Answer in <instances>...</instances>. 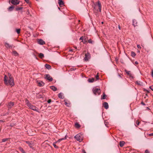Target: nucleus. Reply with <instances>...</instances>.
Returning <instances> with one entry per match:
<instances>
[{"mask_svg":"<svg viewBox=\"0 0 153 153\" xmlns=\"http://www.w3.org/2000/svg\"><path fill=\"white\" fill-rule=\"evenodd\" d=\"M25 103L27 106L30 109L37 112H39V109L37 107H36L35 106L32 105L27 100H25Z\"/></svg>","mask_w":153,"mask_h":153,"instance_id":"f257e3e1","label":"nucleus"},{"mask_svg":"<svg viewBox=\"0 0 153 153\" xmlns=\"http://www.w3.org/2000/svg\"><path fill=\"white\" fill-rule=\"evenodd\" d=\"M7 77L6 75H5L4 80L5 84L6 85H8V84H9L12 86H13L14 85V83L13 80L12 78H9L8 81L7 80Z\"/></svg>","mask_w":153,"mask_h":153,"instance_id":"f03ea898","label":"nucleus"},{"mask_svg":"<svg viewBox=\"0 0 153 153\" xmlns=\"http://www.w3.org/2000/svg\"><path fill=\"white\" fill-rule=\"evenodd\" d=\"M98 6V9L100 12H101V5L100 2L98 1L97 3H96L95 4V6L94 7V9L95 10H96V7Z\"/></svg>","mask_w":153,"mask_h":153,"instance_id":"7ed1b4c3","label":"nucleus"},{"mask_svg":"<svg viewBox=\"0 0 153 153\" xmlns=\"http://www.w3.org/2000/svg\"><path fill=\"white\" fill-rule=\"evenodd\" d=\"M74 137L77 141L80 142H81L82 140V137L80 134H77Z\"/></svg>","mask_w":153,"mask_h":153,"instance_id":"20e7f679","label":"nucleus"},{"mask_svg":"<svg viewBox=\"0 0 153 153\" xmlns=\"http://www.w3.org/2000/svg\"><path fill=\"white\" fill-rule=\"evenodd\" d=\"M93 92L94 94L95 95H99L100 92V89L98 88H96L93 90Z\"/></svg>","mask_w":153,"mask_h":153,"instance_id":"39448f33","label":"nucleus"},{"mask_svg":"<svg viewBox=\"0 0 153 153\" xmlns=\"http://www.w3.org/2000/svg\"><path fill=\"white\" fill-rule=\"evenodd\" d=\"M90 54L89 53H86L85 55V57L84 59L85 61H88L90 59L91 56Z\"/></svg>","mask_w":153,"mask_h":153,"instance_id":"423d86ee","label":"nucleus"},{"mask_svg":"<svg viewBox=\"0 0 153 153\" xmlns=\"http://www.w3.org/2000/svg\"><path fill=\"white\" fill-rule=\"evenodd\" d=\"M45 78L48 80H49L50 81H51L53 80V78L48 74H46L45 75Z\"/></svg>","mask_w":153,"mask_h":153,"instance_id":"0eeeda50","label":"nucleus"},{"mask_svg":"<svg viewBox=\"0 0 153 153\" xmlns=\"http://www.w3.org/2000/svg\"><path fill=\"white\" fill-rule=\"evenodd\" d=\"M11 2L12 4L16 5L19 4V0H12Z\"/></svg>","mask_w":153,"mask_h":153,"instance_id":"6e6552de","label":"nucleus"},{"mask_svg":"<svg viewBox=\"0 0 153 153\" xmlns=\"http://www.w3.org/2000/svg\"><path fill=\"white\" fill-rule=\"evenodd\" d=\"M26 142L31 148L34 146V143L32 141H26Z\"/></svg>","mask_w":153,"mask_h":153,"instance_id":"1a4fd4ad","label":"nucleus"},{"mask_svg":"<svg viewBox=\"0 0 153 153\" xmlns=\"http://www.w3.org/2000/svg\"><path fill=\"white\" fill-rule=\"evenodd\" d=\"M37 83L38 85L39 86H42L44 85V83L42 81H37Z\"/></svg>","mask_w":153,"mask_h":153,"instance_id":"9d476101","label":"nucleus"},{"mask_svg":"<svg viewBox=\"0 0 153 153\" xmlns=\"http://www.w3.org/2000/svg\"><path fill=\"white\" fill-rule=\"evenodd\" d=\"M38 43L41 45H43L45 44V42L42 39H40L38 41Z\"/></svg>","mask_w":153,"mask_h":153,"instance_id":"9b49d317","label":"nucleus"},{"mask_svg":"<svg viewBox=\"0 0 153 153\" xmlns=\"http://www.w3.org/2000/svg\"><path fill=\"white\" fill-rule=\"evenodd\" d=\"M125 71L126 74L128 75L130 77H131L132 78H133V75L131 73L130 71H128L126 70H125Z\"/></svg>","mask_w":153,"mask_h":153,"instance_id":"f8f14e48","label":"nucleus"},{"mask_svg":"<svg viewBox=\"0 0 153 153\" xmlns=\"http://www.w3.org/2000/svg\"><path fill=\"white\" fill-rule=\"evenodd\" d=\"M5 47L7 48H12V46L10 45L8 43L6 42L5 43Z\"/></svg>","mask_w":153,"mask_h":153,"instance_id":"ddd939ff","label":"nucleus"},{"mask_svg":"<svg viewBox=\"0 0 153 153\" xmlns=\"http://www.w3.org/2000/svg\"><path fill=\"white\" fill-rule=\"evenodd\" d=\"M104 107L106 109H107L108 108V103L106 102H104L103 103Z\"/></svg>","mask_w":153,"mask_h":153,"instance_id":"4468645a","label":"nucleus"},{"mask_svg":"<svg viewBox=\"0 0 153 153\" xmlns=\"http://www.w3.org/2000/svg\"><path fill=\"white\" fill-rule=\"evenodd\" d=\"M132 23H133V25L134 26H137V22L136 20L135 19H133L132 20Z\"/></svg>","mask_w":153,"mask_h":153,"instance_id":"2eb2a0df","label":"nucleus"},{"mask_svg":"<svg viewBox=\"0 0 153 153\" xmlns=\"http://www.w3.org/2000/svg\"><path fill=\"white\" fill-rule=\"evenodd\" d=\"M14 104L13 102H10L8 105V108H11L12 106H13Z\"/></svg>","mask_w":153,"mask_h":153,"instance_id":"dca6fc26","label":"nucleus"},{"mask_svg":"<svg viewBox=\"0 0 153 153\" xmlns=\"http://www.w3.org/2000/svg\"><path fill=\"white\" fill-rule=\"evenodd\" d=\"M58 3L60 6L63 5L64 2L62 0H58Z\"/></svg>","mask_w":153,"mask_h":153,"instance_id":"f3484780","label":"nucleus"},{"mask_svg":"<svg viewBox=\"0 0 153 153\" xmlns=\"http://www.w3.org/2000/svg\"><path fill=\"white\" fill-rule=\"evenodd\" d=\"M58 97L59 98L63 99L64 98V97L63 96V94L61 93L59 94H58Z\"/></svg>","mask_w":153,"mask_h":153,"instance_id":"a211bd4d","label":"nucleus"},{"mask_svg":"<svg viewBox=\"0 0 153 153\" xmlns=\"http://www.w3.org/2000/svg\"><path fill=\"white\" fill-rule=\"evenodd\" d=\"M45 66L46 68L48 69H51V66L48 64H46L45 65Z\"/></svg>","mask_w":153,"mask_h":153,"instance_id":"6ab92c4d","label":"nucleus"},{"mask_svg":"<svg viewBox=\"0 0 153 153\" xmlns=\"http://www.w3.org/2000/svg\"><path fill=\"white\" fill-rule=\"evenodd\" d=\"M54 91H55L57 90L56 88L53 86H52L50 87Z\"/></svg>","mask_w":153,"mask_h":153,"instance_id":"aec40b11","label":"nucleus"},{"mask_svg":"<svg viewBox=\"0 0 153 153\" xmlns=\"http://www.w3.org/2000/svg\"><path fill=\"white\" fill-rule=\"evenodd\" d=\"M94 78H92L91 79H88V81L89 82H94Z\"/></svg>","mask_w":153,"mask_h":153,"instance_id":"412c9836","label":"nucleus"},{"mask_svg":"<svg viewBox=\"0 0 153 153\" xmlns=\"http://www.w3.org/2000/svg\"><path fill=\"white\" fill-rule=\"evenodd\" d=\"M125 144V142L123 141H121L120 143V146L121 147H123Z\"/></svg>","mask_w":153,"mask_h":153,"instance_id":"4be33fe9","label":"nucleus"},{"mask_svg":"<svg viewBox=\"0 0 153 153\" xmlns=\"http://www.w3.org/2000/svg\"><path fill=\"white\" fill-rule=\"evenodd\" d=\"M13 54L15 56H18L19 54L16 51H13L12 52Z\"/></svg>","mask_w":153,"mask_h":153,"instance_id":"5701e85b","label":"nucleus"},{"mask_svg":"<svg viewBox=\"0 0 153 153\" xmlns=\"http://www.w3.org/2000/svg\"><path fill=\"white\" fill-rule=\"evenodd\" d=\"M66 136L65 137L62 138L60 139H59L57 141V142H60L61 141L63 140H65L66 139Z\"/></svg>","mask_w":153,"mask_h":153,"instance_id":"b1692460","label":"nucleus"},{"mask_svg":"<svg viewBox=\"0 0 153 153\" xmlns=\"http://www.w3.org/2000/svg\"><path fill=\"white\" fill-rule=\"evenodd\" d=\"M136 83L140 86L142 85V82H141L140 81H136Z\"/></svg>","mask_w":153,"mask_h":153,"instance_id":"393cba45","label":"nucleus"},{"mask_svg":"<svg viewBox=\"0 0 153 153\" xmlns=\"http://www.w3.org/2000/svg\"><path fill=\"white\" fill-rule=\"evenodd\" d=\"M14 7L13 6H10L8 8V10L10 11H12L13 9H14Z\"/></svg>","mask_w":153,"mask_h":153,"instance_id":"a878e982","label":"nucleus"},{"mask_svg":"<svg viewBox=\"0 0 153 153\" xmlns=\"http://www.w3.org/2000/svg\"><path fill=\"white\" fill-rule=\"evenodd\" d=\"M65 105L68 106V107H69L70 105V103H68L67 101L66 100H65Z\"/></svg>","mask_w":153,"mask_h":153,"instance_id":"bb28decb","label":"nucleus"},{"mask_svg":"<svg viewBox=\"0 0 153 153\" xmlns=\"http://www.w3.org/2000/svg\"><path fill=\"white\" fill-rule=\"evenodd\" d=\"M57 141L56 142L54 143H53V145L54 146V147L56 149H57L58 148V147L56 146V145L55 144L56 143H57Z\"/></svg>","mask_w":153,"mask_h":153,"instance_id":"cd10ccee","label":"nucleus"},{"mask_svg":"<svg viewBox=\"0 0 153 153\" xmlns=\"http://www.w3.org/2000/svg\"><path fill=\"white\" fill-rule=\"evenodd\" d=\"M39 57L41 58H42L44 57V54L41 53H39Z\"/></svg>","mask_w":153,"mask_h":153,"instance_id":"c85d7f7f","label":"nucleus"},{"mask_svg":"<svg viewBox=\"0 0 153 153\" xmlns=\"http://www.w3.org/2000/svg\"><path fill=\"white\" fill-rule=\"evenodd\" d=\"M136 54L133 51H132L131 52V55L132 57H134L136 56Z\"/></svg>","mask_w":153,"mask_h":153,"instance_id":"c756f323","label":"nucleus"},{"mask_svg":"<svg viewBox=\"0 0 153 153\" xmlns=\"http://www.w3.org/2000/svg\"><path fill=\"white\" fill-rule=\"evenodd\" d=\"M106 96L105 94L104 93L103 95L102 96V97L101 99H105Z\"/></svg>","mask_w":153,"mask_h":153,"instance_id":"7c9ffc66","label":"nucleus"},{"mask_svg":"<svg viewBox=\"0 0 153 153\" xmlns=\"http://www.w3.org/2000/svg\"><path fill=\"white\" fill-rule=\"evenodd\" d=\"M22 7H17L16 8V10H20L22 9Z\"/></svg>","mask_w":153,"mask_h":153,"instance_id":"2f4dec72","label":"nucleus"},{"mask_svg":"<svg viewBox=\"0 0 153 153\" xmlns=\"http://www.w3.org/2000/svg\"><path fill=\"white\" fill-rule=\"evenodd\" d=\"M16 32L17 33L19 34L20 33V29H16Z\"/></svg>","mask_w":153,"mask_h":153,"instance_id":"473e14b6","label":"nucleus"},{"mask_svg":"<svg viewBox=\"0 0 153 153\" xmlns=\"http://www.w3.org/2000/svg\"><path fill=\"white\" fill-rule=\"evenodd\" d=\"M8 140V138H4L2 140V142H5L7 141Z\"/></svg>","mask_w":153,"mask_h":153,"instance_id":"72a5a7b5","label":"nucleus"},{"mask_svg":"<svg viewBox=\"0 0 153 153\" xmlns=\"http://www.w3.org/2000/svg\"><path fill=\"white\" fill-rule=\"evenodd\" d=\"M20 151L22 152V153H25L23 149L22 148H19Z\"/></svg>","mask_w":153,"mask_h":153,"instance_id":"f704fd0d","label":"nucleus"},{"mask_svg":"<svg viewBox=\"0 0 153 153\" xmlns=\"http://www.w3.org/2000/svg\"><path fill=\"white\" fill-rule=\"evenodd\" d=\"M75 125L77 128H79L80 127V125L78 123H76Z\"/></svg>","mask_w":153,"mask_h":153,"instance_id":"c9c22d12","label":"nucleus"},{"mask_svg":"<svg viewBox=\"0 0 153 153\" xmlns=\"http://www.w3.org/2000/svg\"><path fill=\"white\" fill-rule=\"evenodd\" d=\"M88 42L89 43H90L92 44L93 43V41L91 39H89L88 40Z\"/></svg>","mask_w":153,"mask_h":153,"instance_id":"e433bc0d","label":"nucleus"},{"mask_svg":"<svg viewBox=\"0 0 153 153\" xmlns=\"http://www.w3.org/2000/svg\"><path fill=\"white\" fill-rule=\"evenodd\" d=\"M8 75L9 78H12V77L11 76V75L10 74L8 73Z\"/></svg>","mask_w":153,"mask_h":153,"instance_id":"4c0bfd02","label":"nucleus"},{"mask_svg":"<svg viewBox=\"0 0 153 153\" xmlns=\"http://www.w3.org/2000/svg\"><path fill=\"white\" fill-rule=\"evenodd\" d=\"M145 153H149V152L148 150H146L145 151Z\"/></svg>","mask_w":153,"mask_h":153,"instance_id":"58836bf2","label":"nucleus"},{"mask_svg":"<svg viewBox=\"0 0 153 153\" xmlns=\"http://www.w3.org/2000/svg\"><path fill=\"white\" fill-rule=\"evenodd\" d=\"M149 88L151 89L152 91H153V86H150L149 87Z\"/></svg>","mask_w":153,"mask_h":153,"instance_id":"ea45409f","label":"nucleus"},{"mask_svg":"<svg viewBox=\"0 0 153 153\" xmlns=\"http://www.w3.org/2000/svg\"><path fill=\"white\" fill-rule=\"evenodd\" d=\"M51 99H49V100L48 101V103H50L51 102Z\"/></svg>","mask_w":153,"mask_h":153,"instance_id":"a19ab883","label":"nucleus"},{"mask_svg":"<svg viewBox=\"0 0 153 153\" xmlns=\"http://www.w3.org/2000/svg\"><path fill=\"white\" fill-rule=\"evenodd\" d=\"M137 48H141V47L139 45H137Z\"/></svg>","mask_w":153,"mask_h":153,"instance_id":"79ce46f5","label":"nucleus"},{"mask_svg":"<svg viewBox=\"0 0 153 153\" xmlns=\"http://www.w3.org/2000/svg\"><path fill=\"white\" fill-rule=\"evenodd\" d=\"M150 136H153V133L149 134V135Z\"/></svg>","mask_w":153,"mask_h":153,"instance_id":"37998d69","label":"nucleus"},{"mask_svg":"<svg viewBox=\"0 0 153 153\" xmlns=\"http://www.w3.org/2000/svg\"><path fill=\"white\" fill-rule=\"evenodd\" d=\"M139 123H140L139 122H138V121H137L136 123L137 125H139Z\"/></svg>","mask_w":153,"mask_h":153,"instance_id":"c03bdc74","label":"nucleus"},{"mask_svg":"<svg viewBox=\"0 0 153 153\" xmlns=\"http://www.w3.org/2000/svg\"><path fill=\"white\" fill-rule=\"evenodd\" d=\"M14 124L12 123V124H10V126H14Z\"/></svg>","mask_w":153,"mask_h":153,"instance_id":"a18cd8bd","label":"nucleus"},{"mask_svg":"<svg viewBox=\"0 0 153 153\" xmlns=\"http://www.w3.org/2000/svg\"><path fill=\"white\" fill-rule=\"evenodd\" d=\"M96 78L97 79H99V76L98 75H97L96 76Z\"/></svg>","mask_w":153,"mask_h":153,"instance_id":"49530a36","label":"nucleus"},{"mask_svg":"<svg viewBox=\"0 0 153 153\" xmlns=\"http://www.w3.org/2000/svg\"><path fill=\"white\" fill-rule=\"evenodd\" d=\"M79 39L80 40H82H82H83V37L82 36L81 37H80V38Z\"/></svg>","mask_w":153,"mask_h":153,"instance_id":"de8ad7c7","label":"nucleus"},{"mask_svg":"<svg viewBox=\"0 0 153 153\" xmlns=\"http://www.w3.org/2000/svg\"><path fill=\"white\" fill-rule=\"evenodd\" d=\"M152 77H153V70H152Z\"/></svg>","mask_w":153,"mask_h":153,"instance_id":"09e8293b","label":"nucleus"},{"mask_svg":"<svg viewBox=\"0 0 153 153\" xmlns=\"http://www.w3.org/2000/svg\"><path fill=\"white\" fill-rule=\"evenodd\" d=\"M135 63L136 64H138V62L137 61H136V62H135Z\"/></svg>","mask_w":153,"mask_h":153,"instance_id":"8fccbe9b","label":"nucleus"},{"mask_svg":"<svg viewBox=\"0 0 153 153\" xmlns=\"http://www.w3.org/2000/svg\"><path fill=\"white\" fill-rule=\"evenodd\" d=\"M27 3L28 2L29 0H25Z\"/></svg>","mask_w":153,"mask_h":153,"instance_id":"3c124183","label":"nucleus"},{"mask_svg":"<svg viewBox=\"0 0 153 153\" xmlns=\"http://www.w3.org/2000/svg\"><path fill=\"white\" fill-rule=\"evenodd\" d=\"M141 104L142 105H145V104L143 102H142Z\"/></svg>","mask_w":153,"mask_h":153,"instance_id":"603ef678","label":"nucleus"},{"mask_svg":"<svg viewBox=\"0 0 153 153\" xmlns=\"http://www.w3.org/2000/svg\"><path fill=\"white\" fill-rule=\"evenodd\" d=\"M118 28H119V29L120 30V29H121V27H120V25H119V26H118Z\"/></svg>","mask_w":153,"mask_h":153,"instance_id":"864d4df0","label":"nucleus"},{"mask_svg":"<svg viewBox=\"0 0 153 153\" xmlns=\"http://www.w3.org/2000/svg\"><path fill=\"white\" fill-rule=\"evenodd\" d=\"M82 42H83L84 43L85 42V40L84 41L83 40H82Z\"/></svg>","mask_w":153,"mask_h":153,"instance_id":"5fc2aeb1","label":"nucleus"},{"mask_svg":"<svg viewBox=\"0 0 153 153\" xmlns=\"http://www.w3.org/2000/svg\"><path fill=\"white\" fill-rule=\"evenodd\" d=\"M34 57H35V58L36 59H37V58L36 57V56L35 55H34Z\"/></svg>","mask_w":153,"mask_h":153,"instance_id":"6e6d98bb","label":"nucleus"},{"mask_svg":"<svg viewBox=\"0 0 153 153\" xmlns=\"http://www.w3.org/2000/svg\"><path fill=\"white\" fill-rule=\"evenodd\" d=\"M3 122L4 121H3V120H0V123H1V122Z\"/></svg>","mask_w":153,"mask_h":153,"instance_id":"4d7b16f0","label":"nucleus"},{"mask_svg":"<svg viewBox=\"0 0 153 153\" xmlns=\"http://www.w3.org/2000/svg\"><path fill=\"white\" fill-rule=\"evenodd\" d=\"M145 90V91H147V92L148 93H149V91H148V90Z\"/></svg>","mask_w":153,"mask_h":153,"instance_id":"13d9d810","label":"nucleus"},{"mask_svg":"<svg viewBox=\"0 0 153 153\" xmlns=\"http://www.w3.org/2000/svg\"><path fill=\"white\" fill-rule=\"evenodd\" d=\"M73 51V50H72V49H70V50H69V51Z\"/></svg>","mask_w":153,"mask_h":153,"instance_id":"bf43d9fd","label":"nucleus"},{"mask_svg":"<svg viewBox=\"0 0 153 153\" xmlns=\"http://www.w3.org/2000/svg\"><path fill=\"white\" fill-rule=\"evenodd\" d=\"M83 153H86L84 150L83 151Z\"/></svg>","mask_w":153,"mask_h":153,"instance_id":"052dcab7","label":"nucleus"},{"mask_svg":"<svg viewBox=\"0 0 153 153\" xmlns=\"http://www.w3.org/2000/svg\"><path fill=\"white\" fill-rule=\"evenodd\" d=\"M74 48H75V49H77V47H74Z\"/></svg>","mask_w":153,"mask_h":153,"instance_id":"680f3d73","label":"nucleus"},{"mask_svg":"<svg viewBox=\"0 0 153 153\" xmlns=\"http://www.w3.org/2000/svg\"><path fill=\"white\" fill-rule=\"evenodd\" d=\"M102 24H103V22H102Z\"/></svg>","mask_w":153,"mask_h":153,"instance_id":"e2e57ef3","label":"nucleus"},{"mask_svg":"<svg viewBox=\"0 0 153 153\" xmlns=\"http://www.w3.org/2000/svg\"><path fill=\"white\" fill-rule=\"evenodd\" d=\"M58 9H59V10H60V8L59 7H58Z\"/></svg>","mask_w":153,"mask_h":153,"instance_id":"0e129e2a","label":"nucleus"},{"mask_svg":"<svg viewBox=\"0 0 153 153\" xmlns=\"http://www.w3.org/2000/svg\"><path fill=\"white\" fill-rule=\"evenodd\" d=\"M152 125H153V123H152Z\"/></svg>","mask_w":153,"mask_h":153,"instance_id":"69168bd1","label":"nucleus"},{"mask_svg":"<svg viewBox=\"0 0 153 153\" xmlns=\"http://www.w3.org/2000/svg\"><path fill=\"white\" fill-rule=\"evenodd\" d=\"M1 105V104H0V106Z\"/></svg>","mask_w":153,"mask_h":153,"instance_id":"338daca9","label":"nucleus"}]
</instances>
